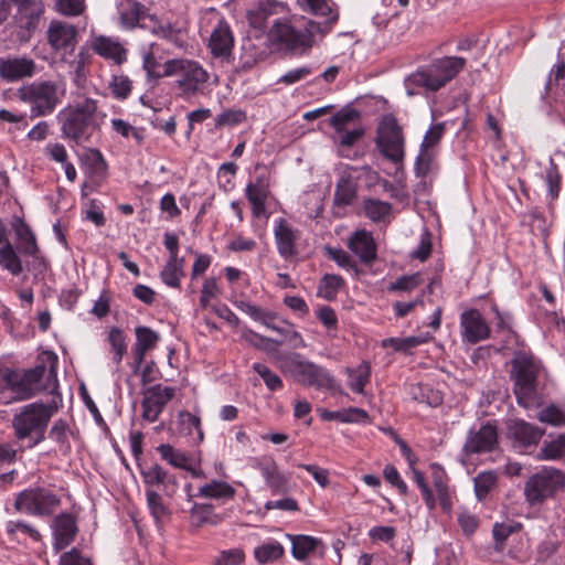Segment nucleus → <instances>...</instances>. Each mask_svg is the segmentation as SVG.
I'll list each match as a JSON object with an SVG mask.
<instances>
[{
  "mask_svg": "<svg viewBox=\"0 0 565 565\" xmlns=\"http://www.w3.org/2000/svg\"><path fill=\"white\" fill-rule=\"evenodd\" d=\"M285 10L286 4L277 0H258L256 4L247 11L246 18L252 28L264 30L270 17L284 13Z\"/></svg>",
  "mask_w": 565,
  "mask_h": 565,
  "instance_id": "nucleus-24",
  "label": "nucleus"
},
{
  "mask_svg": "<svg viewBox=\"0 0 565 565\" xmlns=\"http://www.w3.org/2000/svg\"><path fill=\"white\" fill-rule=\"evenodd\" d=\"M510 365V379L518 404L526 409L540 405V379L544 370L542 361L531 350L520 349L514 351Z\"/></svg>",
  "mask_w": 565,
  "mask_h": 565,
  "instance_id": "nucleus-1",
  "label": "nucleus"
},
{
  "mask_svg": "<svg viewBox=\"0 0 565 565\" xmlns=\"http://www.w3.org/2000/svg\"><path fill=\"white\" fill-rule=\"evenodd\" d=\"M135 334L136 342L132 347V370L136 373L140 369L147 352L156 348L160 335L158 332L146 326L137 327L135 329Z\"/></svg>",
  "mask_w": 565,
  "mask_h": 565,
  "instance_id": "nucleus-25",
  "label": "nucleus"
},
{
  "mask_svg": "<svg viewBox=\"0 0 565 565\" xmlns=\"http://www.w3.org/2000/svg\"><path fill=\"white\" fill-rule=\"evenodd\" d=\"M344 285L345 281L340 275L326 274L320 279L317 295L328 301H332L337 298L338 292Z\"/></svg>",
  "mask_w": 565,
  "mask_h": 565,
  "instance_id": "nucleus-42",
  "label": "nucleus"
},
{
  "mask_svg": "<svg viewBox=\"0 0 565 565\" xmlns=\"http://www.w3.org/2000/svg\"><path fill=\"white\" fill-rule=\"evenodd\" d=\"M174 395V387L162 386L161 384L148 387L141 402L142 418L149 423L156 422Z\"/></svg>",
  "mask_w": 565,
  "mask_h": 565,
  "instance_id": "nucleus-16",
  "label": "nucleus"
},
{
  "mask_svg": "<svg viewBox=\"0 0 565 565\" xmlns=\"http://www.w3.org/2000/svg\"><path fill=\"white\" fill-rule=\"evenodd\" d=\"M18 238L22 242L21 250L25 255L34 256L39 252L36 239L29 225L19 220L14 226Z\"/></svg>",
  "mask_w": 565,
  "mask_h": 565,
  "instance_id": "nucleus-53",
  "label": "nucleus"
},
{
  "mask_svg": "<svg viewBox=\"0 0 565 565\" xmlns=\"http://www.w3.org/2000/svg\"><path fill=\"white\" fill-rule=\"evenodd\" d=\"M466 60L459 56H446L411 74L406 79L407 87H422L436 92L450 82L463 70Z\"/></svg>",
  "mask_w": 565,
  "mask_h": 565,
  "instance_id": "nucleus-9",
  "label": "nucleus"
},
{
  "mask_svg": "<svg viewBox=\"0 0 565 565\" xmlns=\"http://www.w3.org/2000/svg\"><path fill=\"white\" fill-rule=\"evenodd\" d=\"M355 167L345 166L339 173L333 194V213L342 216L344 210L352 205L358 198L359 175Z\"/></svg>",
  "mask_w": 565,
  "mask_h": 565,
  "instance_id": "nucleus-14",
  "label": "nucleus"
},
{
  "mask_svg": "<svg viewBox=\"0 0 565 565\" xmlns=\"http://www.w3.org/2000/svg\"><path fill=\"white\" fill-rule=\"evenodd\" d=\"M278 362L284 374L291 376L303 386L332 392L341 391L340 384L327 369L305 360L299 353L282 355Z\"/></svg>",
  "mask_w": 565,
  "mask_h": 565,
  "instance_id": "nucleus-7",
  "label": "nucleus"
},
{
  "mask_svg": "<svg viewBox=\"0 0 565 565\" xmlns=\"http://www.w3.org/2000/svg\"><path fill=\"white\" fill-rule=\"evenodd\" d=\"M163 76H175L179 96L190 98L203 94L210 79L207 71L194 60L172 58L163 64Z\"/></svg>",
  "mask_w": 565,
  "mask_h": 565,
  "instance_id": "nucleus-8",
  "label": "nucleus"
},
{
  "mask_svg": "<svg viewBox=\"0 0 565 565\" xmlns=\"http://www.w3.org/2000/svg\"><path fill=\"white\" fill-rule=\"evenodd\" d=\"M430 340L429 335H412L406 338H386L381 342L382 348H392L395 352L412 354V350Z\"/></svg>",
  "mask_w": 565,
  "mask_h": 565,
  "instance_id": "nucleus-35",
  "label": "nucleus"
},
{
  "mask_svg": "<svg viewBox=\"0 0 565 565\" xmlns=\"http://www.w3.org/2000/svg\"><path fill=\"white\" fill-rule=\"evenodd\" d=\"M499 447L498 425L493 420L480 425L478 428L471 427L462 446V452L467 456L492 452Z\"/></svg>",
  "mask_w": 565,
  "mask_h": 565,
  "instance_id": "nucleus-13",
  "label": "nucleus"
},
{
  "mask_svg": "<svg viewBox=\"0 0 565 565\" xmlns=\"http://www.w3.org/2000/svg\"><path fill=\"white\" fill-rule=\"evenodd\" d=\"M78 532L76 519L71 513H61L53 521V550L60 552L67 547Z\"/></svg>",
  "mask_w": 565,
  "mask_h": 565,
  "instance_id": "nucleus-22",
  "label": "nucleus"
},
{
  "mask_svg": "<svg viewBox=\"0 0 565 565\" xmlns=\"http://www.w3.org/2000/svg\"><path fill=\"white\" fill-rule=\"evenodd\" d=\"M274 237L277 250L285 260H289L297 255L296 242L298 234L285 218L280 217L275 221Z\"/></svg>",
  "mask_w": 565,
  "mask_h": 565,
  "instance_id": "nucleus-21",
  "label": "nucleus"
},
{
  "mask_svg": "<svg viewBox=\"0 0 565 565\" xmlns=\"http://www.w3.org/2000/svg\"><path fill=\"white\" fill-rule=\"evenodd\" d=\"M0 266L13 276L22 273V262L10 242L0 247Z\"/></svg>",
  "mask_w": 565,
  "mask_h": 565,
  "instance_id": "nucleus-44",
  "label": "nucleus"
},
{
  "mask_svg": "<svg viewBox=\"0 0 565 565\" xmlns=\"http://www.w3.org/2000/svg\"><path fill=\"white\" fill-rule=\"evenodd\" d=\"M270 195V190L258 189L248 183L245 189V196L252 205V215L256 218L267 216L266 201Z\"/></svg>",
  "mask_w": 565,
  "mask_h": 565,
  "instance_id": "nucleus-38",
  "label": "nucleus"
},
{
  "mask_svg": "<svg viewBox=\"0 0 565 565\" xmlns=\"http://www.w3.org/2000/svg\"><path fill=\"white\" fill-rule=\"evenodd\" d=\"M408 394L412 399L426 404L430 407H438L444 402V396L440 391L435 390L429 384L414 383L408 387Z\"/></svg>",
  "mask_w": 565,
  "mask_h": 565,
  "instance_id": "nucleus-33",
  "label": "nucleus"
},
{
  "mask_svg": "<svg viewBox=\"0 0 565 565\" xmlns=\"http://www.w3.org/2000/svg\"><path fill=\"white\" fill-rule=\"evenodd\" d=\"M430 475L434 488L439 500V504L445 512H449L452 508V500L449 490V478L445 469L438 463L430 466Z\"/></svg>",
  "mask_w": 565,
  "mask_h": 565,
  "instance_id": "nucleus-29",
  "label": "nucleus"
},
{
  "mask_svg": "<svg viewBox=\"0 0 565 565\" xmlns=\"http://www.w3.org/2000/svg\"><path fill=\"white\" fill-rule=\"evenodd\" d=\"M498 476L494 471H482L473 478L475 493L479 501L484 500L495 487Z\"/></svg>",
  "mask_w": 565,
  "mask_h": 565,
  "instance_id": "nucleus-52",
  "label": "nucleus"
},
{
  "mask_svg": "<svg viewBox=\"0 0 565 565\" xmlns=\"http://www.w3.org/2000/svg\"><path fill=\"white\" fill-rule=\"evenodd\" d=\"M234 46V36L228 23L221 19L213 29L210 40L209 47L214 57L227 58L232 54Z\"/></svg>",
  "mask_w": 565,
  "mask_h": 565,
  "instance_id": "nucleus-23",
  "label": "nucleus"
},
{
  "mask_svg": "<svg viewBox=\"0 0 565 565\" xmlns=\"http://www.w3.org/2000/svg\"><path fill=\"white\" fill-rule=\"evenodd\" d=\"M284 554H285V548L277 541L264 543L254 548V556L259 564L276 562Z\"/></svg>",
  "mask_w": 565,
  "mask_h": 565,
  "instance_id": "nucleus-48",
  "label": "nucleus"
},
{
  "mask_svg": "<svg viewBox=\"0 0 565 565\" xmlns=\"http://www.w3.org/2000/svg\"><path fill=\"white\" fill-rule=\"evenodd\" d=\"M92 47L99 56L111 60L117 65L127 61V50L111 38L99 35L94 39Z\"/></svg>",
  "mask_w": 565,
  "mask_h": 565,
  "instance_id": "nucleus-27",
  "label": "nucleus"
},
{
  "mask_svg": "<svg viewBox=\"0 0 565 565\" xmlns=\"http://www.w3.org/2000/svg\"><path fill=\"white\" fill-rule=\"evenodd\" d=\"M109 88L116 99L124 100L130 95L132 83L126 75H114Z\"/></svg>",
  "mask_w": 565,
  "mask_h": 565,
  "instance_id": "nucleus-57",
  "label": "nucleus"
},
{
  "mask_svg": "<svg viewBox=\"0 0 565 565\" xmlns=\"http://www.w3.org/2000/svg\"><path fill=\"white\" fill-rule=\"evenodd\" d=\"M47 42L54 51L73 50L77 40V29L67 22L52 20L47 28Z\"/></svg>",
  "mask_w": 565,
  "mask_h": 565,
  "instance_id": "nucleus-20",
  "label": "nucleus"
},
{
  "mask_svg": "<svg viewBox=\"0 0 565 565\" xmlns=\"http://www.w3.org/2000/svg\"><path fill=\"white\" fill-rule=\"evenodd\" d=\"M565 478L557 469L543 470L532 476L525 483L526 502L534 507L555 495L563 488Z\"/></svg>",
  "mask_w": 565,
  "mask_h": 565,
  "instance_id": "nucleus-11",
  "label": "nucleus"
},
{
  "mask_svg": "<svg viewBox=\"0 0 565 565\" xmlns=\"http://www.w3.org/2000/svg\"><path fill=\"white\" fill-rule=\"evenodd\" d=\"M522 527L521 523H494L492 527V535L495 542V551L501 552L504 548L505 541L508 537L520 531Z\"/></svg>",
  "mask_w": 565,
  "mask_h": 565,
  "instance_id": "nucleus-55",
  "label": "nucleus"
},
{
  "mask_svg": "<svg viewBox=\"0 0 565 565\" xmlns=\"http://www.w3.org/2000/svg\"><path fill=\"white\" fill-rule=\"evenodd\" d=\"M413 480L416 483V486L419 488L423 500L429 511L434 510L436 508L437 501L436 498L428 486L425 476L422 471L417 469H413Z\"/></svg>",
  "mask_w": 565,
  "mask_h": 565,
  "instance_id": "nucleus-58",
  "label": "nucleus"
},
{
  "mask_svg": "<svg viewBox=\"0 0 565 565\" xmlns=\"http://www.w3.org/2000/svg\"><path fill=\"white\" fill-rule=\"evenodd\" d=\"M565 457V434H558L554 439L544 441L537 454L541 460H559Z\"/></svg>",
  "mask_w": 565,
  "mask_h": 565,
  "instance_id": "nucleus-47",
  "label": "nucleus"
},
{
  "mask_svg": "<svg viewBox=\"0 0 565 565\" xmlns=\"http://www.w3.org/2000/svg\"><path fill=\"white\" fill-rule=\"evenodd\" d=\"M140 476L147 490H157L163 495L172 498L179 490L175 475L166 470L158 462L140 466Z\"/></svg>",
  "mask_w": 565,
  "mask_h": 565,
  "instance_id": "nucleus-15",
  "label": "nucleus"
},
{
  "mask_svg": "<svg viewBox=\"0 0 565 565\" xmlns=\"http://www.w3.org/2000/svg\"><path fill=\"white\" fill-rule=\"evenodd\" d=\"M65 95L62 81L38 79L17 89L18 99L30 107L31 118L52 115Z\"/></svg>",
  "mask_w": 565,
  "mask_h": 565,
  "instance_id": "nucleus-6",
  "label": "nucleus"
},
{
  "mask_svg": "<svg viewBox=\"0 0 565 565\" xmlns=\"http://www.w3.org/2000/svg\"><path fill=\"white\" fill-rule=\"evenodd\" d=\"M360 113L355 108H342L330 118V125L337 132H342L349 122L356 120Z\"/></svg>",
  "mask_w": 565,
  "mask_h": 565,
  "instance_id": "nucleus-59",
  "label": "nucleus"
},
{
  "mask_svg": "<svg viewBox=\"0 0 565 565\" xmlns=\"http://www.w3.org/2000/svg\"><path fill=\"white\" fill-rule=\"evenodd\" d=\"M35 74L36 64L33 58L26 55L0 58V78L7 83L31 78Z\"/></svg>",
  "mask_w": 565,
  "mask_h": 565,
  "instance_id": "nucleus-17",
  "label": "nucleus"
},
{
  "mask_svg": "<svg viewBox=\"0 0 565 565\" xmlns=\"http://www.w3.org/2000/svg\"><path fill=\"white\" fill-rule=\"evenodd\" d=\"M316 34L324 35L322 25L316 21L278 18L268 31V40L289 52L305 54L313 46Z\"/></svg>",
  "mask_w": 565,
  "mask_h": 565,
  "instance_id": "nucleus-4",
  "label": "nucleus"
},
{
  "mask_svg": "<svg viewBox=\"0 0 565 565\" xmlns=\"http://www.w3.org/2000/svg\"><path fill=\"white\" fill-rule=\"evenodd\" d=\"M461 338L463 342L476 344L490 337V328L477 309H468L460 315Z\"/></svg>",
  "mask_w": 565,
  "mask_h": 565,
  "instance_id": "nucleus-18",
  "label": "nucleus"
},
{
  "mask_svg": "<svg viewBox=\"0 0 565 565\" xmlns=\"http://www.w3.org/2000/svg\"><path fill=\"white\" fill-rule=\"evenodd\" d=\"M234 306L242 312L248 315L253 320L260 322L267 328H274V320L276 319V315L274 312L245 300H236L234 301Z\"/></svg>",
  "mask_w": 565,
  "mask_h": 565,
  "instance_id": "nucleus-40",
  "label": "nucleus"
},
{
  "mask_svg": "<svg viewBox=\"0 0 565 565\" xmlns=\"http://www.w3.org/2000/svg\"><path fill=\"white\" fill-rule=\"evenodd\" d=\"M374 142L380 154L387 161L394 164L404 161V130L394 115L387 114L381 118L376 128Z\"/></svg>",
  "mask_w": 565,
  "mask_h": 565,
  "instance_id": "nucleus-10",
  "label": "nucleus"
},
{
  "mask_svg": "<svg viewBox=\"0 0 565 565\" xmlns=\"http://www.w3.org/2000/svg\"><path fill=\"white\" fill-rule=\"evenodd\" d=\"M235 493V489L230 483L225 481L213 480L200 487L196 497L216 500L233 499Z\"/></svg>",
  "mask_w": 565,
  "mask_h": 565,
  "instance_id": "nucleus-36",
  "label": "nucleus"
},
{
  "mask_svg": "<svg viewBox=\"0 0 565 565\" xmlns=\"http://www.w3.org/2000/svg\"><path fill=\"white\" fill-rule=\"evenodd\" d=\"M44 12V4H34L33 8L18 10L17 24L22 32L20 35L22 39L31 38V34L39 28Z\"/></svg>",
  "mask_w": 565,
  "mask_h": 565,
  "instance_id": "nucleus-28",
  "label": "nucleus"
},
{
  "mask_svg": "<svg viewBox=\"0 0 565 565\" xmlns=\"http://www.w3.org/2000/svg\"><path fill=\"white\" fill-rule=\"evenodd\" d=\"M349 373V387L358 394L364 393V387L370 382L371 366L367 362L363 361L355 369H348Z\"/></svg>",
  "mask_w": 565,
  "mask_h": 565,
  "instance_id": "nucleus-45",
  "label": "nucleus"
},
{
  "mask_svg": "<svg viewBox=\"0 0 565 565\" xmlns=\"http://www.w3.org/2000/svg\"><path fill=\"white\" fill-rule=\"evenodd\" d=\"M543 435L544 429L523 419H514L509 424V436L513 447L519 451H526L527 448L536 446Z\"/></svg>",
  "mask_w": 565,
  "mask_h": 565,
  "instance_id": "nucleus-19",
  "label": "nucleus"
},
{
  "mask_svg": "<svg viewBox=\"0 0 565 565\" xmlns=\"http://www.w3.org/2000/svg\"><path fill=\"white\" fill-rule=\"evenodd\" d=\"M184 258L168 259L163 266L160 278L164 285L171 288H179L180 280L184 276Z\"/></svg>",
  "mask_w": 565,
  "mask_h": 565,
  "instance_id": "nucleus-41",
  "label": "nucleus"
},
{
  "mask_svg": "<svg viewBox=\"0 0 565 565\" xmlns=\"http://www.w3.org/2000/svg\"><path fill=\"white\" fill-rule=\"evenodd\" d=\"M422 284V277L418 273L413 275H403L391 282L388 291H412Z\"/></svg>",
  "mask_w": 565,
  "mask_h": 565,
  "instance_id": "nucleus-64",
  "label": "nucleus"
},
{
  "mask_svg": "<svg viewBox=\"0 0 565 565\" xmlns=\"http://www.w3.org/2000/svg\"><path fill=\"white\" fill-rule=\"evenodd\" d=\"M326 255L337 263L338 266L347 269V270H355L356 271V264L352 259L349 253H347L342 248H333L330 246H327L324 248Z\"/></svg>",
  "mask_w": 565,
  "mask_h": 565,
  "instance_id": "nucleus-63",
  "label": "nucleus"
},
{
  "mask_svg": "<svg viewBox=\"0 0 565 565\" xmlns=\"http://www.w3.org/2000/svg\"><path fill=\"white\" fill-rule=\"evenodd\" d=\"M178 426L181 434L192 436L193 433H196L194 440L198 443L203 441L204 434L201 427V419L196 415L188 411L180 412L178 415Z\"/></svg>",
  "mask_w": 565,
  "mask_h": 565,
  "instance_id": "nucleus-43",
  "label": "nucleus"
},
{
  "mask_svg": "<svg viewBox=\"0 0 565 565\" xmlns=\"http://www.w3.org/2000/svg\"><path fill=\"white\" fill-rule=\"evenodd\" d=\"M537 419L554 427H565V409L556 404H548L539 412Z\"/></svg>",
  "mask_w": 565,
  "mask_h": 565,
  "instance_id": "nucleus-54",
  "label": "nucleus"
},
{
  "mask_svg": "<svg viewBox=\"0 0 565 565\" xmlns=\"http://www.w3.org/2000/svg\"><path fill=\"white\" fill-rule=\"evenodd\" d=\"M62 397L49 404L34 402L21 407L20 412L12 418V428L17 440H28L26 448L32 449L45 439V433L51 418L58 411Z\"/></svg>",
  "mask_w": 565,
  "mask_h": 565,
  "instance_id": "nucleus-3",
  "label": "nucleus"
},
{
  "mask_svg": "<svg viewBox=\"0 0 565 565\" xmlns=\"http://www.w3.org/2000/svg\"><path fill=\"white\" fill-rule=\"evenodd\" d=\"M253 370L263 379L267 388L271 392L279 391L284 384L281 379L263 363H254Z\"/></svg>",
  "mask_w": 565,
  "mask_h": 565,
  "instance_id": "nucleus-56",
  "label": "nucleus"
},
{
  "mask_svg": "<svg viewBox=\"0 0 565 565\" xmlns=\"http://www.w3.org/2000/svg\"><path fill=\"white\" fill-rule=\"evenodd\" d=\"M434 157L435 154L430 148H423L420 146L414 167L417 177L424 178L429 173Z\"/></svg>",
  "mask_w": 565,
  "mask_h": 565,
  "instance_id": "nucleus-61",
  "label": "nucleus"
},
{
  "mask_svg": "<svg viewBox=\"0 0 565 565\" xmlns=\"http://www.w3.org/2000/svg\"><path fill=\"white\" fill-rule=\"evenodd\" d=\"M147 505L157 524L170 516L169 508L163 503L162 495L157 490H147Z\"/></svg>",
  "mask_w": 565,
  "mask_h": 565,
  "instance_id": "nucleus-50",
  "label": "nucleus"
},
{
  "mask_svg": "<svg viewBox=\"0 0 565 565\" xmlns=\"http://www.w3.org/2000/svg\"><path fill=\"white\" fill-rule=\"evenodd\" d=\"M157 451L162 460L167 461L174 468L183 469L186 467V463L191 461L190 457L185 452L175 449L170 444L159 445L157 447Z\"/></svg>",
  "mask_w": 565,
  "mask_h": 565,
  "instance_id": "nucleus-51",
  "label": "nucleus"
},
{
  "mask_svg": "<svg viewBox=\"0 0 565 565\" xmlns=\"http://www.w3.org/2000/svg\"><path fill=\"white\" fill-rule=\"evenodd\" d=\"M543 180L547 188V198L550 203L553 204L559 198L563 177L559 172L558 166L552 158H550V164L545 169Z\"/></svg>",
  "mask_w": 565,
  "mask_h": 565,
  "instance_id": "nucleus-37",
  "label": "nucleus"
},
{
  "mask_svg": "<svg viewBox=\"0 0 565 565\" xmlns=\"http://www.w3.org/2000/svg\"><path fill=\"white\" fill-rule=\"evenodd\" d=\"M58 118L62 136L78 146L89 142L100 128L97 118V102L92 98H86L84 102L62 110Z\"/></svg>",
  "mask_w": 565,
  "mask_h": 565,
  "instance_id": "nucleus-5",
  "label": "nucleus"
},
{
  "mask_svg": "<svg viewBox=\"0 0 565 565\" xmlns=\"http://www.w3.org/2000/svg\"><path fill=\"white\" fill-rule=\"evenodd\" d=\"M260 472L273 494H284L288 491V478L279 471L274 461L263 466Z\"/></svg>",
  "mask_w": 565,
  "mask_h": 565,
  "instance_id": "nucleus-34",
  "label": "nucleus"
},
{
  "mask_svg": "<svg viewBox=\"0 0 565 565\" xmlns=\"http://www.w3.org/2000/svg\"><path fill=\"white\" fill-rule=\"evenodd\" d=\"M291 542V554L298 561H303L310 553L316 551L322 541L305 534H286Z\"/></svg>",
  "mask_w": 565,
  "mask_h": 565,
  "instance_id": "nucleus-32",
  "label": "nucleus"
},
{
  "mask_svg": "<svg viewBox=\"0 0 565 565\" xmlns=\"http://www.w3.org/2000/svg\"><path fill=\"white\" fill-rule=\"evenodd\" d=\"M54 9L62 15L77 17L85 10V0H54Z\"/></svg>",
  "mask_w": 565,
  "mask_h": 565,
  "instance_id": "nucleus-60",
  "label": "nucleus"
},
{
  "mask_svg": "<svg viewBox=\"0 0 565 565\" xmlns=\"http://www.w3.org/2000/svg\"><path fill=\"white\" fill-rule=\"evenodd\" d=\"M120 18L126 26L134 29L138 25L141 28H147L145 20H154L156 15L150 14L148 12V9L139 1L127 0L126 7L122 9L120 13Z\"/></svg>",
  "mask_w": 565,
  "mask_h": 565,
  "instance_id": "nucleus-30",
  "label": "nucleus"
},
{
  "mask_svg": "<svg viewBox=\"0 0 565 565\" xmlns=\"http://www.w3.org/2000/svg\"><path fill=\"white\" fill-rule=\"evenodd\" d=\"M392 204L377 199H364L363 211L366 217L373 222L384 221L390 215Z\"/></svg>",
  "mask_w": 565,
  "mask_h": 565,
  "instance_id": "nucleus-49",
  "label": "nucleus"
},
{
  "mask_svg": "<svg viewBox=\"0 0 565 565\" xmlns=\"http://www.w3.org/2000/svg\"><path fill=\"white\" fill-rule=\"evenodd\" d=\"M111 350V361L118 366L127 352V338L124 331L118 327H113L107 337Z\"/></svg>",
  "mask_w": 565,
  "mask_h": 565,
  "instance_id": "nucleus-46",
  "label": "nucleus"
},
{
  "mask_svg": "<svg viewBox=\"0 0 565 565\" xmlns=\"http://www.w3.org/2000/svg\"><path fill=\"white\" fill-rule=\"evenodd\" d=\"M298 3L303 10H308L315 15L329 17L324 26H322L324 34L331 30L339 19L338 11L332 8L328 0H298Z\"/></svg>",
  "mask_w": 565,
  "mask_h": 565,
  "instance_id": "nucleus-31",
  "label": "nucleus"
},
{
  "mask_svg": "<svg viewBox=\"0 0 565 565\" xmlns=\"http://www.w3.org/2000/svg\"><path fill=\"white\" fill-rule=\"evenodd\" d=\"M46 355L49 369L46 364L41 363L23 373H6L4 381L14 394V399H30L42 391H49L57 399V356L53 352H47Z\"/></svg>",
  "mask_w": 565,
  "mask_h": 565,
  "instance_id": "nucleus-2",
  "label": "nucleus"
},
{
  "mask_svg": "<svg viewBox=\"0 0 565 565\" xmlns=\"http://www.w3.org/2000/svg\"><path fill=\"white\" fill-rule=\"evenodd\" d=\"M72 434L68 423L63 418H58L51 426L49 430V438L58 445V450L61 452L67 454L72 448L70 443V436Z\"/></svg>",
  "mask_w": 565,
  "mask_h": 565,
  "instance_id": "nucleus-39",
  "label": "nucleus"
},
{
  "mask_svg": "<svg viewBox=\"0 0 565 565\" xmlns=\"http://www.w3.org/2000/svg\"><path fill=\"white\" fill-rule=\"evenodd\" d=\"M58 497L45 488L25 489L15 499L14 508L23 513L49 516L60 505Z\"/></svg>",
  "mask_w": 565,
  "mask_h": 565,
  "instance_id": "nucleus-12",
  "label": "nucleus"
},
{
  "mask_svg": "<svg viewBox=\"0 0 565 565\" xmlns=\"http://www.w3.org/2000/svg\"><path fill=\"white\" fill-rule=\"evenodd\" d=\"M348 247L364 264H371L376 258V243L365 230L354 232L349 238Z\"/></svg>",
  "mask_w": 565,
  "mask_h": 565,
  "instance_id": "nucleus-26",
  "label": "nucleus"
},
{
  "mask_svg": "<svg viewBox=\"0 0 565 565\" xmlns=\"http://www.w3.org/2000/svg\"><path fill=\"white\" fill-rule=\"evenodd\" d=\"M238 167L234 162H224L217 171V181L224 191H231L234 188L233 177L236 174Z\"/></svg>",
  "mask_w": 565,
  "mask_h": 565,
  "instance_id": "nucleus-62",
  "label": "nucleus"
}]
</instances>
